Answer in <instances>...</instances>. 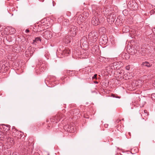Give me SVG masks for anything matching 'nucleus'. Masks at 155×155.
<instances>
[{
  "mask_svg": "<svg viewBox=\"0 0 155 155\" xmlns=\"http://www.w3.org/2000/svg\"><path fill=\"white\" fill-rule=\"evenodd\" d=\"M70 52V50L68 48H65L62 52V53L65 55V56H67V55L69 54Z\"/></svg>",
  "mask_w": 155,
  "mask_h": 155,
  "instance_id": "nucleus-25",
  "label": "nucleus"
},
{
  "mask_svg": "<svg viewBox=\"0 0 155 155\" xmlns=\"http://www.w3.org/2000/svg\"><path fill=\"white\" fill-rule=\"evenodd\" d=\"M47 23V21H46L45 24H43L42 23L41 24H39L38 25V26L40 27H41L42 28L43 30V28L45 29V26L47 25V24H46Z\"/></svg>",
  "mask_w": 155,
  "mask_h": 155,
  "instance_id": "nucleus-31",
  "label": "nucleus"
},
{
  "mask_svg": "<svg viewBox=\"0 0 155 155\" xmlns=\"http://www.w3.org/2000/svg\"><path fill=\"white\" fill-rule=\"evenodd\" d=\"M0 128L2 131L5 133L10 130V126L8 125L6 126L5 125H1Z\"/></svg>",
  "mask_w": 155,
  "mask_h": 155,
  "instance_id": "nucleus-15",
  "label": "nucleus"
},
{
  "mask_svg": "<svg viewBox=\"0 0 155 155\" xmlns=\"http://www.w3.org/2000/svg\"><path fill=\"white\" fill-rule=\"evenodd\" d=\"M6 139H7V142L10 143L11 145H13L15 144V141L13 138L7 136V138Z\"/></svg>",
  "mask_w": 155,
  "mask_h": 155,
  "instance_id": "nucleus-21",
  "label": "nucleus"
},
{
  "mask_svg": "<svg viewBox=\"0 0 155 155\" xmlns=\"http://www.w3.org/2000/svg\"><path fill=\"white\" fill-rule=\"evenodd\" d=\"M84 21L83 16L81 14L79 15L77 18V22L78 24H80L81 22H83Z\"/></svg>",
  "mask_w": 155,
  "mask_h": 155,
  "instance_id": "nucleus-20",
  "label": "nucleus"
},
{
  "mask_svg": "<svg viewBox=\"0 0 155 155\" xmlns=\"http://www.w3.org/2000/svg\"><path fill=\"white\" fill-rule=\"evenodd\" d=\"M97 33L94 31H92L88 35V38L89 39L93 42H95L97 40Z\"/></svg>",
  "mask_w": 155,
  "mask_h": 155,
  "instance_id": "nucleus-3",
  "label": "nucleus"
},
{
  "mask_svg": "<svg viewBox=\"0 0 155 155\" xmlns=\"http://www.w3.org/2000/svg\"><path fill=\"white\" fill-rule=\"evenodd\" d=\"M112 0H107L105 2H106V3H108V2L109 1L112 2Z\"/></svg>",
  "mask_w": 155,
  "mask_h": 155,
  "instance_id": "nucleus-40",
  "label": "nucleus"
},
{
  "mask_svg": "<svg viewBox=\"0 0 155 155\" xmlns=\"http://www.w3.org/2000/svg\"><path fill=\"white\" fill-rule=\"evenodd\" d=\"M77 28L74 25H71L69 30V33L71 35L72 37L75 36L76 34Z\"/></svg>",
  "mask_w": 155,
  "mask_h": 155,
  "instance_id": "nucleus-8",
  "label": "nucleus"
},
{
  "mask_svg": "<svg viewBox=\"0 0 155 155\" xmlns=\"http://www.w3.org/2000/svg\"><path fill=\"white\" fill-rule=\"evenodd\" d=\"M123 20L121 17L120 16H118L115 21V23L117 25H120L122 23Z\"/></svg>",
  "mask_w": 155,
  "mask_h": 155,
  "instance_id": "nucleus-19",
  "label": "nucleus"
},
{
  "mask_svg": "<svg viewBox=\"0 0 155 155\" xmlns=\"http://www.w3.org/2000/svg\"><path fill=\"white\" fill-rule=\"evenodd\" d=\"M122 30L123 32H127L129 31V28L128 26H125L123 28Z\"/></svg>",
  "mask_w": 155,
  "mask_h": 155,
  "instance_id": "nucleus-32",
  "label": "nucleus"
},
{
  "mask_svg": "<svg viewBox=\"0 0 155 155\" xmlns=\"http://www.w3.org/2000/svg\"><path fill=\"white\" fill-rule=\"evenodd\" d=\"M140 112L142 113L141 115L143 119L146 120L147 119V117L149 114V113L146 110H141Z\"/></svg>",
  "mask_w": 155,
  "mask_h": 155,
  "instance_id": "nucleus-13",
  "label": "nucleus"
},
{
  "mask_svg": "<svg viewBox=\"0 0 155 155\" xmlns=\"http://www.w3.org/2000/svg\"><path fill=\"white\" fill-rule=\"evenodd\" d=\"M153 84H154V86L155 87V80H154V82L153 83Z\"/></svg>",
  "mask_w": 155,
  "mask_h": 155,
  "instance_id": "nucleus-43",
  "label": "nucleus"
},
{
  "mask_svg": "<svg viewBox=\"0 0 155 155\" xmlns=\"http://www.w3.org/2000/svg\"><path fill=\"white\" fill-rule=\"evenodd\" d=\"M72 39L73 38L72 36L67 35L65 37L64 40V42L66 44H68L71 42V41L72 40Z\"/></svg>",
  "mask_w": 155,
  "mask_h": 155,
  "instance_id": "nucleus-16",
  "label": "nucleus"
},
{
  "mask_svg": "<svg viewBox=\"0 0 155 155\" xmlns=\"http://www.w3.org/2000/svg\"><path fill=\"white\" fill-rule=\"evenodd\" d=\"M141 50V51L140 52L141 55L143 56L145 55L146 54V49L145 48H142Z\"/></svg>",
  "mask_w": 155,
  "mask_h": 155,
  "instance_id": "nucleus-26",
  "label": "nucleus"
},
{
  "mask_svg": "<svg viewBox=\"0 0 155 155\" xmlns=\"http://www.w3.org/2000/svg\"><path fill=\"white\" fill-rule=\"evenodd\" d=\"M128 51L130 53V54L134 55L137 53V50L136 49H134V48H131L129 49Z\"/></svg>",
  "mask_w": 155,
  "mask_h": 155,
  "instance_id": "nucleus-17",
  "label": "nucleus"
},
{
  "mask_svg": "<svg viewBox=\"0 0 155 155\" xmlns=\"http://www.w3.org/2000/svg\"><path fill=\"white\" fill-rule=\"evenodd\" d=\"M86 39V38L84 37L80 41L81 46L82 48L83 47V49H87L88 48V44Z\"/></svg>",
  "mask_w": 155,
  "mask_h": 155,
  "instance_id": "nucleus-6",
  "label": "nucleus"
},
{
  "mask_svg": "<svg viewBox=\"0 0 155 155\" xmlns=\"http://www.w3.org/2000/svg\"><path fill=\"white\" fill-rule=\"evenodd\" d=\"M69 21L67 19H64L62 22V25L65 26H67L69 25Z\"/></svg>",
  "mask_w": 155,
  "mask_h": 155,
  "instance_id": "nucleus-28",
  "label": "nucleus"
},
{
  "mask_svg": "<svg viewBox=\"0 0 155 155\" xmlns=\"http://www.w3.org/2000/svg\"><path fill=\"white\" fill-rule=\"evenodd\" d=\"M103 14L107 16V21L110 24H112L115 21V18H114V15L112 14V12L111 10H109L108 9H105V12L103 11Z\"/></svg>",
  "mask_w": 155,
  "mask_h": 155,
  "instance_id": "nucleus-2",
  "label": "nucleus"
},
{
  "mask_svg": "<svg viewBox=\"0 0 155 155\" xmlns=\"http://www.w3.org/2000/svg\"><path fill=\"white\" fill-rule=\"evenodd\" d=\"M125 68L127 70H129L130 69V66L128 65L126 66L125 67Z\"/></svg>",
  "mask_w": 155,
  "mask_h": 155,
  "instance_id": "nucleus-36",
  "label": "nucleus"
},
{
  "mask_svg": "<svg viewBox=\"0 0 155 155\" xmlns=\"http://www.w3.org/2000/svg\"><path fill=\"white\" fill-rule=\"evenodd\" d=\"M75 130V129L73 126H68L67 131L73 133Z\"/></svg>",
  "mask_w": 155,
  "mask_h": 155,
  "instance_id": "nucleus-23",
  "label": "nucleus"
},
{
  "mask_svg": "<svg viewBox=\"0 0 155 155\" xmlns=\"http://www.w3.org/2000/svg\"><path fill=\"white\" fill-rule=\"evenodd\" d=\"M151 98L153 100L155 101V93L151 95Z\"/></svg>",
  "mask_w": 155,
  "mask_h": 155,
  "instance_id": "nucleus-35",
  "label": "nucleus"
},
{
  "mask_svg": "<svg viewBox=\"0 0 155 155\" xmlns=\"http://www.w3.org/2000/svg\"><path fill=\"white\" fill-rule=\"evenodd\" d=\"M120 63L118 62H114L111 66L112 68L114 70L119 69L121 66V65H120Z\"/></svg>",
  "mask_w": 155,
  "mask_h": 155,
  "instance_id": "nucleus-14",
  "label": "nucleus"
},
{
  "mask_svg": "<svg viewBox=\"0 0 155 155\" xmlns=\"http://www.w3.org/2000/svg\"><path fill=\"white\" fill-rule=\"evenodd\" d=\"M4 138H7V135L4 132H0V140H2Z\"/></svg>",
  "mask_w": 155,
  "mask_h": 155,
  "instance_id": "nucleus-18",
  "label": "nucleus"
},
{
  "mask_svg": "<svg viewBox=\"0 0 155 155\" xmlns=\"http://www.w3.org/2000/svg\"><path fill=\"white\" fill-rule=\"evenodd\" d=\"M100 40L101 41H102L104 43H106L107 42V38L106 37H104L103 38H100Z\"/></svg>",
  "mask_w": 155,
  "mask_h": 155,
  "instance_id": "nucleus-30",
  "label": "nucleus"
},
{
  "mask_svg": "<svg viewBox=\"0 0 155 155\" xmlns=\"http://www.w3.org/2000/svg\"><path fill=\"white\" fill-rule=\"evenodd\" d=\"M142 64L144 66L147 67H150L151 66V65L150 64L149 62L147 61L143 62Z\"/></svg>",
  "mask_w": 155,
  "mask_h": 155,
  "instance_id": "nucleus-29",
  "label": "nucleus"
},
{
  "mask_svg": "<svg viewBox=\"0 0 155 155\" xmlns=\"http://www.w3.org/2000/svg\"><path fill=\"white\" fill-rule=\"evenodd\" d=\"M63 117L64 115L62 114L58 113L54 117L50 118V120L51 122H55L56 123L63 118Z\"/></svg>",
  "mask_w": 155,
  "mask_h": 155,
  "instance_id": "nucleus-4",
  "label": "nucleus"
},
{
  "mask_svg": "<svg viewBox=\"0 0 155 155\" xmlns=\"http://www.w3.org/2000/svg\"><path fill=\"white\" fill-rule=\"evenodd\" d=\"M97 74H95L94 75V76L92 77V78L93 79H97Z\"/></svg>",
  "mask_w": 155,
  "mask_h": 155,
  "instance_id": "nucleus-37",
  "label": "nucleus"
},
{
  "mask_svg": "<svg viewBox=\"0 0 155 155\" xmlns=\"http://www.w3.org/2000/svg\"><path fill=\"white\" fill-rule=\"evenodd\" d=\"M13 136L14 135L15 137L18 139L21 138L24 135L23 133L20 131L16 130V129H15V130H13Z\"/></svg>",
  "mask_w": 155,
  "mask_h": 155,
  "instance_id": "nucleus-9",
  "label": "nucleus"
},
{
  "mask_svg": "<svg viewBox=\"0 0 155 155\" xmlns=\"http://www.w3.org/2000/svg\"><path fill=\"white\" fill-rule=\"evenodd\" d=\"M48 127H50V126H49V125H48Z\"/></svg>",
  "mask_w": 155,
  "mask_h": 155,
  "instance_id": "nucleus-46",
  "label": "nucleus"
},
{
  "mask_svg": "<svg viewBox=\"0 0 155 155\" xmlns=\"http://www.w3.org/2000/svg\"><path fill=\"white\" fill-rule=\"evenodd\" d=\"M89 27V24L84 22V24L80 25V28L81 30L87 31L88 30Z\"/></svg>",
  "mask_w": 155,
  "mask_h": 155,
  "instance_id": "nucleus-11",
  "label": "nucleus"
},
{
  "mask_svg": "<svg viewBox=\"0 0 155 155\" xmlns=\"http://www.w3.org/2000/svg\"><path fill=\"white\" fill-rule=\"evenodd\" d=\"M35 48L33 47H29L25 52V55L27 57L32 56L35 51Z\"/></svg>",
  "mask_w": 155,
  "mask_h": 155,
  "instance_id": "nucleus-5",
  "label": "nucleus"
},
{
  "mask_svg": "<svg viewBox=\"0 0 155 155\" xmlns=\"http://www.w3.org/2000/svg\"><path fill=\"white\" fill-rule=\"evenodd\" d=\"M71 71L69 70H65L64 71V73L65 75H69L71 74Z\"/></svg>",
  "mask_w": 155,
  "mask_h": 155,
  "instance_id": "nucleus-33",
  "label": "nucleus"
},
{
  "mask_svg": "<svg viewBox=\"0 0 155 155\" xmlns=\"http://www.w3.org/2000/svg\"><path fill=\"white\" fill-rule=\"evenodd\" d=\"M102 58V57H100L99 59H100V60H101V58Z\"/></svg>",
  "mask_w": 155,
  "mask_h": 155,
  "instance_id": "nucleus-42",
  "label": "nucleus"
},
{
  "mask_svg": "<svg viewBox=\"0 0 155 155\" xmlns=\"http://www.w3.org/2000/svg\"><path fill=\"white\" fill-rule=\"evenodd\" d=\"M128 6H129L131 9L134 10H136L138 8V5L137 3L133 1L129 2L128 4Z\"/></svg>",
  "mask_w": 155,
  "mask_h": 155,
  "instance_id": "nucleus-10",
  "label": "nucleus"
},
{
  "mask_svg": "<svg viewBox=\"0 0 155 155\" xmlns=\"http://www.w3.org/2000/svg\"><path fill=\"white\" fill-rule=\"evenodd\" d=\"M38 65H40L41 68L40 69V71L42 72L44 71V70L46 69V66L42 62V60L41 59H40L38 60Z\"/></svg>",
  "mask_w": 155,
  "mask_h": 155,
  "instance_id": "nucleus-12",
  "label": "nucleus"
},
{
  "mask_svg": "<svg viewBox=\"0 0 155 155\" xmlns=\"http://www.w3.org/2000/svg\"><path fill=\"white\" fill-rule=\"evenodd\" d=\"M26 147H24L25 149V150H28V149H29V148Z\"/></svg>",
  "mask_w": 155,
  "mask_h": 155,
  "instance_id": "nucleus-39",
  "label": "nucleus"
},
{
  "mask_svg": "<svg viewBox=\"0 0 155 155\" xmlns=\"http://www.w3.org/2000/svg\"><path fill=\"white\" fill-rule=\"evenodd\" d=\"M94 82L95 84H98V82L97 81H94Z\"/></svg>",
  "mask_w": 155,
  "mask_h": 155,
  "instance_id": "nucleus-41",
  "label": "nucleus"
},
{
  "mask_svg": "<svg viewBox=\"0 0 155 155\" xmlns=\"http://www.w3.org/2000/svg\"><path fill=\"white\" fill-rule=\"evenodd\" d=\"M25 32L26 33H28L29 32V31L28 29H26L25 31Z\"/></svg>",
  "mask_w": 155,
  "mask_h": 155,
  "instance_id": "nucleus-38",
  "label": "nucleus"
},
{
  "mask_svg": "<svg viewBox=\"0 0 155 155\" xmlns=\"http://www.w3.org/2000/svg\"><path fill=\"white\" fill-rule=\"evenodd\" d=\"M93 14L94 16L91 20V23L94 26H97L99 23L102 22L104 20V18L100 13L101 9L96 5H93L91 6Z\"/></svg>",
  "mask_w": 155,
  "mask_h": 155,
  "instance_id": "nucleus-1",
  "label": "nucleus"
},
{
  "mask_svg": "<svg viewBox=\"0 0 155 155\" xmlns=\"http://www.w3.org/2000/svg\"><path fill=\"white\" fill-rule=\"evenodd\" d=\"M155 13V8L152 10L150 12V15L153 14Z\"/></svg>",
  "mask_w": 155,
  "mask_h": 155,
  "instance_id": "nucleus-34",
  "label": "nucleus"
},
{
  "mask_svg": "<svg viewBox=\"0 0 155 155\" xmlns=\"http://www.w3.org/2000/svg\"><path fill=\"white\" fill-rule=\"evenodd\" d=\"M8 29L9 31V33L11 35L13 34L16 33L15 29L12 27H8Z\"/></svg>",
  "mask_w": 155,
  "mask_h": 155,
  "instance_id": "nucleus-22",
  "label": "nucleus"
},
{
  "mask_svg": "<svg viewBox=\"0 0 155 155\" xmlns=\"http://www.w3.org/2000/svg\"><path fill=\"white\" fill-rule=\"evenodd\" d=\"M81 14L83 16V17L84 20L87 19L89 16V13L87 12H84Z\"/></svg>",
  "mask_w": 155,
  "mask_h": 155,
  "instance_id": "nucleus-24",
  "label": "nucleus"
},
{
  "mask_svg": "<svg viewBox=\"0 0 155 155\" xmlns=\"http://www.w3.org/2000/svg\"><path fill=\"white\" fill-rule=\"evenodd\" d=\"M41 39L40 37H37L35 38V39L33 40V44H35V42L37 43L39 41L41 42Z\"/></svg>",
  "mask_w": 155,
  "mask_h": 155,
  "instance_id": "nucleus-27",
  "label": "nucleus"
},
{
  "mask_svg": "<svg viewBox=\"0 0 155 155\" xmlns=\"http://www.w3.org/2000/svg\"><path fill=\"white\" fill-rule=\"evenodd\" d=\"M43 37L46 39H49L52 37V32L49 31L47 30L44 32L42 34Z\"/></svg>",
  "mask_w": 155,
  "mask_h": 155,
  "instance_id": "nucleus-7",
  "label": "nucleus"
},
{
  "mask_svg": "<svg viewBox=\"0 0 155 155\" xmlns=\"http://www.w3.org/2000/svg\"><path fill=\"white\" fill-rule=\"evenodd\" d=\"M40 1L43 2L44 1V0H39Z\"/></svg>",
  "mask_w": 155,
  "mask_h": 155,
  "instance_id": "nucleus-45",
  "label": "nucleus"
},
{
  "mask_svg": "<svg viewBox=\"0 0 155 155\" xmlns=\"http://www.w3.org/2000/svg\"><path fill=\"white\" fill-rule=\"evenodd\" d=\"M107 126H108V125H107V124H106V125H105V127H107Z\"/></svg>",
  "mask_w": 155,
  "mask_h": 155,
  "instance_id": "nucleus-44",
  "label": "nucleus"
}]
</instances>
